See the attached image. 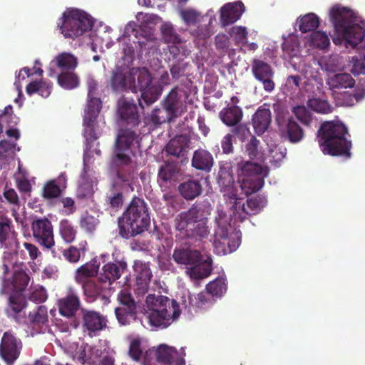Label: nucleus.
<instances>
[{"label":"nucleus","mask_w":365,"mask_h":365,"mask_svg":"<svg viewBox=\"0 0 365 365\" xmlns=\"http://www.w3.org/2000/svg\"><path fill=\"white\" fill-rule=\"evenodd\" d=\"M30 277L28 274L22 271L15 272L14 274L13 285L15 292L22 293L27 287Z\"/></svg>","instance_id":"nucleus-53"},{"label":"nucleus","mask_w":365,"mask_h":365,"mask_svg":"<svg viewBox=\"0 0 365 365\" xmlns=\"http://www.w3.org/2000/svg\"><path fill=\"white\" fill-rule=\"evenodd\" d=\"M53 62L62 72L73 71L78 65L77 58L67 52H62L57 55Z\"/></svg>","instance_id":"nucleus-34"},{"label":"nucleus","mask_w":365,"mask_h":365,"mask_svg":"<svg viewBox=\"0 0 365 365\" xmlns=\"http://www.w3.org/2000/svg\"><path fill=\"white\" fill-rule=\"evenodd\" d=\"M310 42L314 47L319 49L327 48L330 44L328 35L321 31H314L311 34Z\"/></svg>","instance_id":"nucleus-48"},{"label":"nucleus","mask_w":365,"mask_h":365,"mask_svg":"<svg viewBox=\"0 0 365 365\" xmlns=\"http://www.w3.org/2000/svg\"><path fill=\"white\" fill-rule=\"evenodd\" d=\"M141 344L142 340L139 336L133 339L130 343L128 354L129 356L135 361H140L143 354Z\"/></svg>","instance_id":"nucleus-61"},{"label":"nucleus","mask_w":365,"mask_h":365,"mask_svg":"<svg viewBox=\"0 0 365 365\" xmlns=\"http://www.w3.org/2000/svg\"><path fill=\"white\" fill-rule=\"evenodd\" d=\"M273 110L275 113V120L278 128L287 123L290 117L287 108L281 103L273 104Z\"/></svg>","instance_id":"nucleus-56"},{"label":"nucleus","mask_w":365,"mask_h":365,"mask_svg":"<svg viewBox=\"0 0 365 365\" xmlns=\"http://www.w3.org/2000/svg\"><path fill=\"white\" fill-rule=\"evenodd\" d=\"M8 301V316L12 317L17 323L21 322L25 317L22 312L27 306L26 297L21 292H13Z\"/></svg>","instance_id":"nucleus-21"},{"label":"nucleus","mask_w":365,"mask_h":365,"mask_svg":"<svg viewBox=\"0 0 365 365\" xmlns=\"http://www.w3.org/2000/svg\"><path fill=\"white\" fill-rule=\"evenodd\" d=\"M229 34L237 43L243 45L247 43L248 32L246 27L242 26H232Z\"/></svg>","instance_id":"nucleus-59"},{"label":"nucleus","mask_w":365,"mask_h":365,"mask_svg":"<svg viewBox=\"0 0 365 365\" xmlns=\"http://www.w3.org/2000/svg\"><path fill=\"white\" fill-rule=\"evenodd\" d=\"M52 90V83L44 80L34 81L29 83L26 88L27 94L31 96L38 93L43 98H48Z\"/></svg>","instance_id":"nucleus-35"},{"label":"nucleus","mask_w":365,"mask_h":365,"mask_svg":"<svg viewBox=\"0 0 365 365\" xmlns=\"http://www.w3.org/2000/svg\"><path fill=\"white\" fill-rule=\"evenodd\" d=\"M124 197L121 191L112 189L106 196V202L110 207L113 210H119L123 204Z\"/></svg>","instance_id":"nucleus-55"},{"label":"nucleus","mask_w":365,"mask_h":365,"mask_svg":"<svg viewBox=\"0 0 365 365\" xmlns=\"http://www.w3.org/2000/svg\"><path fill=\"white\" fill-rule=\"evenodd\" d=\"M307 106L313 111L319 113L328 114L332 112L333 108L326 100L312 98L307 101Z\"/></svg>","instance_id":"nucleus-47"},{"label":"nucleus","mask_w":365,"mask_h":365,"mask_svg":"<svg viewBox=\"0 0 365 365\" xmlns=\"http://www.w3.org/2000/svg\"><path fill=\"white\" fill-rule=\"evenodd\" d=\"M82 324L91 334L106 328L107 319L99 312L83 309Z\"/></svg>","instance_id":"nucleus-22"},{"label":"nucleus","mask_w":365,"mask_h":365,"mask_svg":"<svg viewBox=\"0 0 365 365\" xmlns=\"http://www.w3.org/2000/svg\"><path fill=\"white\" fill-rule=\"evenodd\" d=\"M120 306L118 308H125L129 310L137 311L136 303L130 293L126 290H122L118 295Z\"/></svg>","instance_id":"nucleus-54"},{"label":"nucleus","mask_w":365,"mask_h":365,"mask_svg":"<svg viewBox=\"0 0 365 365\" xmlns=\"http://www.w3.org/2000/svg\"><path fill=\"white\" fill-rule=\"evenodd\" d=\"M173 258L178 264L192 266L187 271L192 279H203L209 276L211 272L210 267L202 268L197 266L202 260V255L199 250L192 249L188 246L175 247L173 250Z\"/></svg>","instance_id":"nucleus-9"},{"label":"nucleus","mask_w":365,"mask_h":365,"mask_svg":"<svg viewBox=\"0 0 365 365\" xmlns=\"http://www.w3.org/2000/svg\"><path fill=\"white\" fill-rule=\"evenodd\" d=\"M299 29L302 33L314 32L319 25V17L313 14H307L298 19Z\"/></svg>","instance_id":"nucleus-38"},{"label":"nucleus","mask_w":365,"mask_h":365,"mask_svg":"<svg viewBox=\"0 0 365 365\" xmlns=\"http://www.w3.org/2000/svg\"><path fill=\"white\" fill-rule=\"evenodd\" d=\"M47 307L43 305L38 307L37 309L29 314V322L33 328H39L48 322Z\"/></svg>","instance_id":"nucleus-41"},{"label":"nucleus","mask_w":365,"mask_h":365,"mask_svg":"<svg viewBox=\"0 0 365 365\" xmlns=\"http://www.w3.org/2000/svg\"><path fill=\"white\" fill-rule=\"evenodd\" d=\"M272 122L271 111L269 108L260 106L252 118V123L255 133L260 136L269 128Z\"/></svg>","instance_id":"nucleus-23"},{"label":"nucleus","mask_w":365,"mask_h":365,"mask_svg":"<svg viewBox=\"0 0 365 365\" xmlns=\"http://www.w3.org/2000/svg\"><path fill=\"white\" fill-rule=\"evenodd\" d=\"M59 314L67 318L74 317L81 307V299L78 290L72 287L66 289L64 296L57 301Z\"/></svg>","instance_id":"nucleus-12"},{"label":"nucleus","mask_w":365,"mask_h":365,"mask_svg":"<svg viewBox=\"0 0 365 365\" xmlns=\"http://www.w3.org/2000/svg\"><path fill=\"white\" fill-rule=\"evenodd\" d=\"M161 31L165 42L173 44H178L181 42L180 36L177 34L172 25L168 24L163 25Z\"/></svg>","instance_id":"nucleus-57"},{"label":"nucleus","mask_w":365,"mask_h":365,"mask_svg":"<svg viewBox=\"0 0 365 365\" xmlns=\"http://www.w3.org/2000/svg\"><path fill=\"white\" fill-rule=\"evenodd\" d=\"M118 113L120 118L127 125L136 126L140 122L136 103L125 96L118 101Z\"/></svg>","instance_id":"nucleus-17"},{"label":"nucleus","mask_w":365,"mask_h":365,"mask_svg":"<svg viewBox=\"0 0 365 365\" xmlns=\"http://www.w3.org/2000/svg\"><path fill=\"white\" fill-rule=\"evenodd\" d=\"M115 314L118 323L122 326L130 325L137 318V311L125 308H115Z\"/></svg>","instance_id":"nucleus-44"},{"label":"nucleus","mask_w":365,"mask_h":365,"mask_svg":"<svg viewBox=\"0 0 365 365\" xmlns=\"http://www.w3.org/2000/svg\"><path fill=\"white\" fill-rule=\"evenodd\" d=\"M58 27L66 38L74 39L91 29L93 22L86 12L77 9H68L63 13Z\"/></svg>","instance_id":"nucleus-8"},{"label":"nucleus","mask_w":365,"mask_h":365,"mask_svg":"<svg viewBox=\"0 0 365 365\" xmlns=\"http://www.w3.org/2000/svg\"><path fill=\"white\" fill-rule=\"evenodd\" d=\"M98 223V220L92 215H85L82 216L80 220V227L86 232H93Z\"/></svg>","instance_id":"nucleus-62"},{"label":"nucleus","mask_w":365,"mask_h":365,"mask_svg":"<svg viewBox=\"0 0 365 365\" xmlns=\"http://www.w3.org/2000/svg\"><path fill=\"white\" fill-rule=\"evenodd\" d=\"M292 112L303 125H310L312 122V114L304 106H294Z\"/></svg>","instance_id":"nucleus-51"},{"label":"nucleus","mask_w":365,"mask_h":365,"mask_svg":"<svg viewBox=\"0 0 365 365\" xmlns=\"http://www.w3.org/2000/svg\"><path fill=\"white\" fill-rule=\"evenodd\" d=\"M27 298L36 304H41L46 302L48 298L47 292L42 286H31Z\"/></svg>","instance_id":"nucleus-50"},{"label":"nucleus","mask_w":365,"mask_h":365,"mask_svg":"<svg viewBox=\"0 0 365 365\" xmlns=\"http://www.w3.org/2000/svg\"><path fill=\"white\" fill-rule=\"evenodd\" d=\"M145 304L149 322L155 327L166 328L181 314L179 304L167 296L150 294L146 297Z\"/></svg>","instance_id":"nucleus-6"},{"label":"nucleus","mask_w":365,"mask_h":365,"mask_svg":"<svg viewBox=\"0 0 365 365\" xmlns=\"http://www.w3.org/2000/svg\"><path fill=\"white\" fill-rule=\"evenodd\" d=\"M217 182L221 187L222 190L225 192L230 190L234 184L232 175L228 171L220 169L219 172Z\"/></svg>","instance_id":"nucleus-60"},{"label":"nucleus","mask_w":365,"mask_h":365,"mask_svg":"<svg viewBox=\"0 0 365 365\" xmlns=\"http://www.w3.org/2000/svg\"><path fill=\"white\" fill-rule=\"evenodd\" d=\"M252 72L254 77L262 84L265 91L270 93L274 91V71L269 63L259 59H254L252 63Z\"/></svg>","instance_id":"nucleus-14"},{"label":"nucleus","mask_w":365,"mask_h":365,"mask_svg":"<svg viewBox=\"0 0 365 365\" xmlns=\"http://www.w3.org/2000/svg\"><path fill=\"white\" fill-rule=\"evenodd\" d=\"M220 118L229 127L235 126L242 120L243 111L236 105H227L219 113Z\"/></svg>","instance_id":"nucleus-27"},{"label":"nucleus","mask_w":365,"mask_h":365,"mask_svg":"<svg viewBox=\"0 0 365 365\" xmlns=\"http://www.w3.org/2000/svg\"><path fill=\"white\" fill-rule=\"evenodd\" d=\"M188 63H184L182 61H178L170 66V71L173 79L177 81L180 77L185 76V71Z\"/></svg>","instance_id":"nucleus-63"},{"label":"nucleus","mask_w":365,"mask_h":365,"mask_svg":"<svg viewBox=\"0 0 365 365\" xmlns=\"http://www.w3.org/2000/svg\"><path fill=\"white\" fill-rule=\"evenodd\" d=\"M102 107V102L100 98L91 97L88 98L86 108L83 118L86 120H96Z\"/></svg>","instance_id":"nucleus-42"},{"label":"nucleus","mask_w":365,"mask_h":365,"mask_svg":"<svg viewBox=\"0 0 365 365\" xmlns=\"http://www.w3.org/2000/svg\"><path fill=\"white\" fill-rule=\"evenodd\" d=\"M279 130L282 136L292 143H299L304 137L303 129L293 118H289L287 123L279 128Z\"/></svg>","instance_id":"nucleus-24"},{"label":"nucleus","mask_w":365,"mask_h":365,"mask_svg":"<svg viewBox=\"0 0 365 365\" xmlns=\"http://www.w3.org/2000/svg\"><path fill=\"white\" fill-rule=\"evenodd\" d=\"M189 307L200 310L209 308L212 304V299L208 294L200 292L197 295H189Z\"/></svg>","instance_id":"nucleus-40"},{"label":"nucleus","mask_w":365,"mask_h":365,"mask_svg":"<svg viewBox=\"0 0 365 365\" xmlns=\"http://www.w3.org/2000/svg\"><path fill=\"white\" fill-rule=\"evenodd\" d=\"M126 268L127 263L123 260L108 262L101 268L98 274V280L102 283H108L110 285L120 277Z\"/></svg>","instance_id":"nucleus-19"},{"label":"nucleus","mask_w":365,"mask_h":365,"mask_svg":"<svg viewBox=\"0 0 365 365\" xmlns=\"http://www.w3.org/2000/svg\"><path fill=\"white\" fill-rule=\"evenodd\" d=\"M179 168L170 162H165L161 165L158 171V178L163 182L175 181L178 179Z\"/></svg>","instance_id":"nucleus-37"},{"label":"nucleus","mask_w":365,"mask_h":365,"mask_svg":"<svg viewBox=\"0 0 365 365\" xmlns=\"http://www.w3.org/2000/svg\"><path fill=\"white\" fill-rule=\"evenodd\" d=\"M99 263L97 260H92L81 266L76 274V281L78 283L86 282L88 278L94 277L98 274Z\"/></svg>","instance_id":"nucleus-32"},{"label":"nucleus","mask_w":365,"mask_h":365,"mask_svg":"<svg viewBox=\"0 0 365 365\" xmlns=\"http://www.w3.org/2000/svg\"><path fill=\"white\" fill-rule=\"evenodd\" d=\"M61 195V189L56 180H51L46 182L43 187L42 197L46 200L58 197Z\"/></svg>","instance_id":"nucleus-46"},{"label":"nucleus","mask_w":365,"mask_h":365,"mask_svg":"<svg viewBox=\"0 0 365 365\" xmlns=\"http://www.w3.org/2000/svg\"><path fill=\"white\" fill-rule=\"evenodd\" d=\"M206 289L208 294L216 297H222L227 290L225 279L223 277H217L207 284Z\"/></svg>","instance_id":"nucleus-45"},{"label":"nucleus","mask_w":365,"mask_h":365,"mask_svg":"<svg viewBox=\"0 0 365 365\" xmlns=\"http://www.w3.org/2000/svg\"><path fill=\"white\" fill-rule=\"evenodd\" d=\"M148 210V205L143 199L133 197L118 219L119 235L128 240L147 230L150 223Z\"/></svg>","instance_id":"nucleus-3"},{"label":"nucleus","mask_w":365,"mask_h":365,"mask_svg":"<svg viewBox=\"0 0 365 365\" xmlns=\"http://www.w3.org/2000/svg\"><path fill=\"white\" fill-rule=\"evenodd\" d=\"M139 135L132 129L121 128L119 130L115 145L116 146L123 147L130 149V146L134 143H139Z\"/></svg>","instance_id":"nucleus-31"},{"label":"nucleus","mask_w":365,"mask_h":365,"mask_svg":"<svg viewBox=\"0 0 365 365\" xmlns=\"http://www.w3.org/2000/svg\"><path fill=\"white\" fill-rule=\"evenodd\" d=\"M81 284H82L84 294L91 300L96 299L102 292V288L93 280L87 279Z\"/></svg>","instance_id":"nucleus-52"},{"label":"nucleus","mask_w":365,"mask_h":365,"mask_svg":"<svg viewBox=\"0 0 365 365\" xmlns=\"http://www.w3.org/2000/svg\"><path fill=\"white\" fill-rule=\"evenodd\" d=\"M238 182L242 191L246 195H252L259 191L264 184V177L239 178Z\"/></svg>","instance_id":"nucleus-33"},{"label":"nucleus","mask_w":365,"mask_h":365,"mask_svg":"<svg viewBox=\"0 0 365 365\" xmlns=\"http://www.w3.org/2000/svg\"><path fill=\"white\" fill-rule=\"evenodd\" d=\"M178 190L185 200H192L201 195L202 187L200 180L191 179L180 183Z\"/></svg>","instance_id":"nucleus-28"},{"label":"nucleus","mask_w":365,"mask_h":365,"mask_svg":"<svg viewBox=\"0 0 365 365\" xmlns=\"http://www.w3.org/2000/svg\"><path fill=\"white\" fill-rule=\"evenodd\" d=\"M11 220L7 217L0 219V242L4 243L11 234Z\"/></svg>","instance_id":"nucleus-64"},{"label":"nucleus","mask_w":365,"mask_h":365,"mask_svg":"<svg viewBox=\"0 0 365 365\" xmlns=\"http://www.w3.org/2000/svg\"><path fill=\"white\" fill-rule=\"evenodd\" d=\"M327 84L332 90L353 88L355 80L349 73H339L330 76L327 80Z\"/></svg>","instance_id":"nucleus-30"},{"label":"nucleus","mask_w":365,"mask_h":365,"mask_svg":"<svg viewBox=\"0 0 365 365\" xmlns=\"http://www.w3.org/2000/svg\"><path fill=\"white\" fill-rule=\"evenodd\" d=\"M214 165L212 155L204 149L196 150L192 158V166L205 173H210Z\"/></svg>","instance_id":"nucleus-26"},{"label":"nucleus","mask_w":365,"mask_h":365,"mask_svg":"<svg viewBox=\"0 0 365 365\" xmlns=\"http://www.w3.org/2000/svg\"><path fill=\"white\" fill-rule=\"evenodd\" d=\"M347 127L339 121H326L317 131V139L324 154L340 156L346 159L351 157L352 142Z\"/></svg>","instance_id":"nucleus-2"},{"label":"nucleus","mask_w":365,"mask_h":365,"mask_svg":"<svg viewBox=\"0 0 365 365\" xmlns=\"http://www.w3.org/2000/svg\"><path fill=\"white\" fill-rule=\"evenodd\" d=\"M365 97V86L358 85L351 93L341 92L336 96V103L341 106H353Z\"/></svg>","instance_id":"nucleus-25"},{"label":"nucleus","mask_w":365,"mask_h":365,"mask_svg":"<svg viewBox=\"0 0 365 365\" xmlns=\"http://www.w3.org/2000/svg\"><path fill=\"white\" fill-rule=\"evenodd\" d=\"M187 139L183 135L176 136L171 139L166 145V152L168 155L175 157L184 156L186 153Z\"/></svg>","instance_id":"nucleus-36"},{"label":"nucleus","mask_w":365,"mask_h":365,"mask_svg":"<svg viewBox=\"0 0 365 365\" xmlns=\"http://www.w3.org/2000/svg\"><path fill=\"white\" fill-rule=\"evenodd\" d=\"M260 141L255 135H251L250 140L245 145V151L250 159H260L262 153L259 148Z\"/></svg>","instance_id":"nucleus-49"},{"label":"nucleus","mask_w":365,"mask_h":365,"mask_svg":"<svg viewBox=\"0 0 365 365\" xmlns=\"http://www.w3.org/2000/svg\"><path fill=\"white\" fill-rule=\"evenodd\" d=\"M58 83L64 89L71 90L78 86L80 81L78 76L71 71H63L57 77Z\"/></svg>","instance_id":"nucleus-39"},{"label":"nucleus","mask_w":365,"mask_h":365,"mask_svg":"<svg viewBox=\"0 0 365 365\" xmlns=\"http://www.w3.org/2000/svg\"><path fill=\"white\" fill-rule=\"evenodd\" d=\"M242 1L227 3L220 9V20L222 27L234 24L239 20L245 11Z\"/></svg>","instance_id":"nucleus-20"},{"label":"nucleus","mask_w":365,"mask_h":365,"mask_svg":"<svg viewBox=\"0 0 365 365\" xmlns=\"http://www.w3.org/2000/svg\"><path fill=\"white\" fill-rule=\"evenodd\" d=\"M231 217L224 212H218L215 220L213 246L219 255L235 251L241 242V233L231 225Z\"/></svg>","instance_id":"nucleus-7"},{"label":"nucleus","mask_w":365,"mask_h":365,"mask_svg":"<svg viewBox=\"0 0 365 365\" xmlns=\"http://www.w3.org/2000/svg\"><path fill=\"white\" fill-rule=\"evenodd\" d=\"M32 235L36 242L43 249L51 250L56 256L53 247L55 245L53 229L51 222L46 217H36L31 222Z\"/></svg>","instance_id":"nucleus-11"},{"label":"nucleus","mask_w":365,"mask_h":365,"mask_svg":"<svg viewBox=\"0 0 365 365\" xmlns=\"http://www.w3.org/2000/svg\"><path fill=\"white\" fill-rule=\"evenodd\" d=\"M189 97L190 92L178 86L169 92L163 101V107L169 118H177L187 110Z\"/></svg>","instance_id":"nucleus-10"},{"label":"nucleus","mask_w":365,"mask_h":365,"mask_svg":"<svg viewBox=\"0 0 365 365\" xmlns=\"http://www.w3.org/2000/svg\"><path fill=\"white\" fill-rule=\"evenodd\" d=\"M207 215L205 205L195 203L189 210L181 212L175 217V229L183 232L188 238H206L210 234Z\"/></svg>","instance_id":"nucleus-5"},{"label":"nucleus","mask_w":365,"mask_h":365,"mask_svg":"<svg viewBox=\"0 0 365 365\" xmlns=\"http://www.w3.org/2000/svg\"><path fill=\"white\" fill-rule=\"evenodd\" d=\"M179 353L173 346L161 344L155 351L156 360L163 365H185V349L182 347Z\"/></svg>","instance_id":"nucleus-16"},{"label":"nucleus","mask_w":365,"mask_h":365,"mask_svg":"<svg viewBox=\"0 0 365 365\" xmlns=\"http://www.w3.org/2000/svg\"><path fill=\"white\" fill-rule=\"evenodd\" d=\"M330 18L336 33L345 41V45L354 48L364 39L365 30L355 24L356 14L348 7L334 5L330 11Z\"/></svg>","instance_id":"nucleus-4"},{"label":"nucleus","mask_w":365,"mask_h":365,"mask_svg":"<svg viewBox=\"0 0 365 365\" xmlns=\"http://www.w3.org/2000/svg\"><path fill=\"white\" fill-rule=\"evenodd\" d=\"M59 233L66 243L73 242L77 235V230L68 220H62L59 224Z\"/></svg>","instance_id":"nucleus-43"},{"label":"nucleus","mask_w":365,"mask_h":365,"mask_svg":"<svg viewBox=\"0 0 365 365\" xmlns=\"http://www.w3.org/2000/svg\"><path fill=\"white\" fill-rule=\"evenodd\" d=\"M110 83L115 91L130 90L134 93L140 91L138 102L142 108H144L142 101L145 106H150L159 98L163 91L160 85L153 82L150 73L145 67L131 68L128 72L118 68L113 72Z\"/></svg>","instance_id":"nucleus-1"},{"label":"nucleus","mask_w":365,"mask_h":365,"mask_svg":"<svg viewBox=\"0 0 365 365\" xmlns=\"http://www.w3.org/2000/svg\"><path fill=\"white\" fill-rule=\"evenodd\" d=\"M267 204V199L264 196L257 195L247 200L246 204L236 202L235 213V220L245 221L250 215L259 213Z\"/></svg>","instance_id":"nucleus-15"},{"label":"nucleus","mask_w":365,"mask_h":365,"mask_svg":"<svg viewBox=\"0 0 365 365\" xmlns=\"http://www.w3.org/2000/svg\"><path fill=\"white\" fill-rule=\"evenodd\" d=\"M129 149L116 146L115 145V149L113 151V161L118 165H127L130 163V157L126 153Z\"/></svg>","instance_id":"nucleus-58"},{"label":"nucleus","mask_w":365,"mask_h":365,"mask_svg":"<svg viewBox=\"0 0 365 365\" xmlns=\"http://www.w3.org/2000/svg\"><path fill=\"white\" fill-rule=\"evenodd\" d=\"M133 269L136 274V292L138 294H144L148 290L153 277L150 264L141 260H135Z\"/></svg>","instance_id":"nucleus-18"},{"label":"nucleus","mask_w":365,"mask_h":365,"mask_svg":"<svg viewBox=\"0 0 365 365\" xmlns=\"http://www.w3.org/2000/svg\"><path fill=\"white\" fill-rule=\"evenodd\" d=\"M22 347L20 339L9 331L4 334L0 344V355L9 364L12 365L19 358Z\"/></svg>","instance_id":"nucleus-13"},{"label":"nucleus","mask_w":365,"mask_h":365,"mask_svg":"<svg viewBox=\"0 0 365 365\" xmlns=\"http://www.w3.org/2000/svg\"><path fill=\"white\" fill-rule=\"evenodd\" d=\"M262 167L255 163L242 160L237 163V173L239 178L262 177Z\"/></svg>","instance_id":"nucleus-29"}]
</instances>
